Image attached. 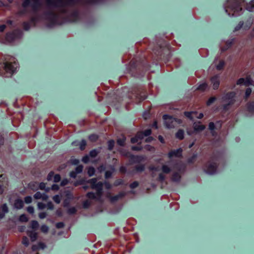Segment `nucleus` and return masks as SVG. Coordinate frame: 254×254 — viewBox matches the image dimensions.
Instances as JSON below:
<instances>
[{"instance_id":"f257e3e1","label":"nucleus","mask_w":254,"mask_h":254,"mask_svg":"<svg viewBox=\"0 0 254 254\" xmlns=\"http://www.w3.org/2000/svg\"><path fill=\"white\" fill-rule=\"evenodd\" d=\"M163 118L165 120V125L168 128H174L177 127L178 125L182 123L181 120L174 118L168 115H164Z\"/></svg>"},{"instance_id":"f03ea898","label":"nucleus","mask_w":254,"mask_h":254,"mask_svg":"<svg viewBox=\"0 0 254 254\" xmlns=\"http://www.w3.org/2000/svg\"><path fill=\"white\" fill-rule=\"evenodd\" d=\"M88 183L91 185V188L92 189L96 190V195L97 197H101L102 194V188L103 184L101 182L97 183L96 179H92L88 181Z\"/></svg>"},{"instance_id":"7ed1b4c3","label":"nucleus","mask_w":254,"mask_h":254,"mask_svg":"<svg viewBox=\"0 0 254 254\" xmlns=\"http://www.w3.org/2000/svg\"><path fill=\"white\" fill-rule=\"evenodd\" d=\"M1 66L6 72L12 74L15 71V68L13 67L12 63L6 62L4 63L3 65H1Z\"/></svg>"},{"instance_id":"20e7f679","label":"nucleus","mask_w":254,"mask_h":254,"mask_svg":"<svg viewBox=\"0 0 254 254\" xmlns=\"http://www.w3.org/2000/svg\"><path fill=\"white\" fill-rule=\"evenodd\" d=\"M211 83L212 84L213 88L214 89H217L220 85V81L218 77L215 76L211 78Z\"/></svg>"},{"instance_id":"39448f33","label":"nucleus","mask_w":254,"mask_h":254,"mask_svg":"<svg viewBox=\"0 0 254 254\" xmlns=\"http://www.w3.org/2000/svg\"><path fill=\"white\" fill-rule=\"evenodd\" d=\"M205 128V126L202 124L200 122L194 123L193 124L194 130L197 132H199Z\"/></svg>"},{"instance_id":"423d86ee","label":"nucleus","mask_w":254,"mask_h":254,"mask_svg":"<svg viewBox=\"0 0 254 254\" xmlns=\"http://www.w3.org/2000/svg\"><path fill=\"white\" fill-rule=\"evenodd\" d=\"M182 150L181 149L177 150L171 151L168 153V156L170 158L175 156L180 157L182 156Z\"/></svg>"},{"instance_id":"0eeeda50","label":"nucleus","mask_w":254,"mask_h":254,"mask_svg":"<svg viewBox=\"0 0 254 254\" xmlns=\"http://www.w3.org/2000/svg\"><path fill=\"white\" fill-rule=\"evenodd\" d=\"M27 234L32 242H34L37 239L38 234L37 233L33 231H27Z\"/></svg>"},{"instance_id":"6e6552de","label":"nucleus","mask_w":254,"mask_h":254,"mask_svg":"<svg viewBox=\"0 0 254 254\" xmlns=\"http://www.w3.org/2000/svg\"><path fill=\"white\" fill-rule=\"evenodd\" d=\"M8 211V208L5 204L2 205L0 208V218H2L4 213Z\"/></svg>"},{"instance_id":"1a4fd4ad","label":"nucleus","mask_w":254,"mask_h":254,"mask_svg":"<svg viewBox=\"0 0 254 254\" xmlns=\"http://www.w3.org/2000/svg\"><path fill=\"white\" fill-rule=\"evenodd\" d=\"M14 205L15 207L17 209H20L24 206V203L22 200L17 199L15 200Z\"/></svg>"},{"instance_id":"9d476101","label":"nucleus","mask_w":254,"mask_h":254,"mask_svg":"<svg viewBox=\"0 0 254 254\" xmlns=\"http://www.w3.org/2000/svg\"><path fill=\"white\" fill-rule=\"evenodd\" d=\"M177 138L182 140L184 137V131L182 129H179L176 134Z\"/></svg>"},{"instance_id":"9b49d317","label":"nucleus","mask_w":254,"mask_h":254,"mask_svg":"<svg viewBox=\"0 0 254 254\" xmlns=\"http://www.w3.org/2000/svg\"><path fill=\"white\" fill-rule=\"evenodd\" d=\"M208 88V84L206 83H203L200 84L197 88V90L203 92Z\"/></svg>"},{"instance_id":"f8f14e48","label":"nucleus","mask_w":254,"mask_h":254,"mask_svg":"<svg viewBox=\"0 0 254 254\" xmlns=\"http://www.w3.org/2000/svg\"><path fill=\"white\" fill-rule=\"evenodd\" d=\"M39 223L37 221L33 220L31 221V228L32 229L36 230L39 228Z\"/></svg>"},{"instance_id":"ddd939ff","label":"nucleus","mask_w":254,"mask_h":254,"mask_svg":"<svg viewBox=\"0 0 254 254\" xmlns=\"http://www.w3.org/2000/svg\"><path fill=\"white\" fill-rule=\"evenodd\" d=\"M236 95V93L235 92H230L227 93L225 96V98L226 99H233Z\"/></svg>"},{"instance_id":"4468645a","label":"nucleus","mask_w":254,"mask_h":254,"mask_svg":"<svg viewBox=\"0 0 254 254\" xmlns=\"http://www.w3.org/2000/svg\"><path fill=\"white\" fill-rule=\"evenodd\" d=\"M162 170L163 173L169 174L171 172V168L166 165H163L162 167Z\"/></svg>"},{"instance_id":"2eb2a0df","label":"nucleus","mask_w":254,"mask_h":254,"mask_svg":"<svg viewBox=\"0 0 254 254\" xmlns=\"http://www.w3.org/2000/svg\"><path fill=\"white\" fill-rule=\"evenodd\" d=\"M99 153V151L97 150H92L89 153V155L91 157L94 158L97 156L98 153Z\"/></svg>"},{"instance_id":"dca6fc26","label":"nucleus","mask_w":254,"mask_h":254,"mask_svg":"<svg viewBox=\"0 0 254 254\" xmlns=\"http://www.w3.org/2000/svg\"><path fill=\"white\" fill-rule=\"evenodd\" d=\"M224 65V62L223 61H220L219 64L216 66V68L218 70H221L223 68Z\"/></svg>"},{"instance_id":"f3484780","label":"nucleus","mask_w":254,"mask_h":254,"mask_svg":"<svg viewBox=\"0 0 254 254\" xmlns=\"http://www.w3.org/2000/svg\"><path fill=\"white\" fill-rule=\"evenodd\" d=\"M22 243L26 247L29 245V240L26 236H23L22 238Z\"/></svg>"},{"instance_id":"a211bd4d","label":"nucleus","mask_w":254,"mask_h":254,"mask_svg":"<svg viewBox=\"0 0 254 254\" xmlns=\"http://www.w3.org/2000/svg\"><path fill=\"white\" fill-rule=\"evenodd\" d=\"M40 229H41V231L44 233H47L49 231V228L46 225H42Z\"/></svg>"},{"instance_id":"6ab92c4d","label":"nucleus","mask_w":254,"mask_h":254,"mask_svg":"<svg viewBox=\"0 0 254 254\" xmlns=\"http://www.w3.org/2000/svg\"><path fill=\"white\" fill-rule=\"evenodd\" d=\"M126 138L123 137L122 139H119L117 140V143L121 146H124L125 144Z\"/></svg>"},{"instance_id":"aec40b11","label":"nucleus","mask_w":254,"mask_h":254,"mask_svg":"<svg viewBox=\"0 0 254 254\" xmlns=\"http://www.w3.org/2000/svg\"><path fill=\"white\" fill-rule=\"evenodd\" d=\"M87 173L89 176H92L95 173L94 168L92 167L88 168Z\"/></svg>"},{"instance_id":"412c9836","label":"nucleus","mask_w":254,"mask_h":254,"mask_svg":"<svg viewBox=\"0 0 254 254\" xmlns=\"http://www.w3.org/2000/svg\"><path fill=\"white\" fill-rule=\"evenodd\" d=\"M216 99V98L215 97H210L208 100V101H207L206 102V104L207 106H209L210 104H211L213 102H214V101H215V100Z\"/></svg>"},{"instance_id":"4be33fe9","label":"nucleus","mask_w":254,"mask_h":254,"mask_svg":"<svg viewBox=\"0 0 254 254\" xmlns=\"http://www.w3.org/2000/svg\"><path fill=\"white\" fill-rule=\"evenodd\" d=\"M86 196L88 198L92 199H95L96 198V196L93 192H89L86 194Z\"/></svg>"},{"instance_id":"5701e85b","label":"nucleus","mask_w":254,"mask_h":254,"mask_svg":"<svg viewBox=\"0 0 254 254\" xmlns=\"http://www.w3.org/2000/svg\"><path fill=\"white\" fill-rule=\"evenodd\" d=\"M108 146L109 150H112L114 146V141L113 140H110L108 142Z\"/></svg>"},{"instance_id":"b1692460","label":"nucleus","mask_w":254,"mask_h":254,"mask_svg":"<svg viewBox=\"0 0 254 254\" xmlns=\"http://www.w3.org/2000/svg\"><path fill=\"white\" fill-rule=\"evenodd\" d=\"M86 145V141L85 140H82L80 144V149L81 150H84L85 148Z\"/></svg>"},{"instance_id":"393cba45","label":"nucleus","mask_w":254,"mask_h":254,"mask_svg":"<svg viewBox=\"0 0 254 254\" xmlns=\"http://www.w3.org/2000/svg\"><path fill=\"white\" fill-rule=\"evenodd\" d=\"M98 138V136L96 134H92L89 136V139L92 141H95Z\"/></svg>"},{"instance_id":"a878e982","label":"nucleus","mask_w":254,"mask_h":254,"mask_svg":"<svg viewBox=\"0 0 254 254\" xmlns=\"http://www.w3.org/2000/svg\"><path fill=\"white\" fill-rule=\"evenodd\" d=\"M53 200L57 203H59L61 202V197L59 195H57L53 197Z\"/></svg>"},{"instance_id":"bb28decb","label":"nucleus","mask_w":254,"mask_h":254,"mask_svg":"<svg viewBox=\"0 0 254 254\" xmlns=\"http://www.w3.org/2000/svg\"><path fill=\"white\" fill-rule=\"evenodd\" d=\"M42 194L40 192H37L34 195V197L36 199H41Z\"/></svg>"},{"instance_id":"cd10ccee","label":"nucleus","mask_w":254,"mask_h":254,"mask_svg":"<svg viewBox=\"0 0 254 254\" xmlns=\"http://www.w3.org/2000/svg\"><path fill=\"white\" fill-rule=\"evenodd\" d=\"M32 198L31 196H28L24 198V201L26 203H30L32 202Z\"/></svg>"},{"instance_id":"c85d7f7f","label":"nucleus","mask_w":254,"mask_h":254,"mask_svg":"<svg viewBox=\"0 0 254 254\" xmlns=\"http://www.w3.org/2000/svg\"><path fill=\"white\" fill-rule=\"evenodd\" d=\"M19 219L20 221H23V222H27L28 220L27 216L24 214L21 215Z\"/></svg>"},{"instance_id":"c756f323","label":"nucleus","mask_w":254,"mask_h":254,"mask_svg":"<svg viewBox=\"0 0 254 254\" xmlns=\"http://www.w3.org/2000/svg\"><path fill=\"white\" fill-rule=\"evenodd\" d=\"M27 211L29 213L33 214L34 212V209L33 206H29L27 208Z\"/></svg>"},{"instance_id":"7c9ffc66","label":"nucleus","mask_w":254,"mask_h":254,"mask_svg":"<svg viewBox=\"0 0 254 254\" xmlns=\"http://www.w3.org/2000/svg\"><path fill=\"white\" fill-rule=\"evenodd\" d=\"M237 84L239 85L245 84V79L243 78H241L239 79L237 81Z\"/></svg>"},{"instance_id":"2f4dec72","label":"nucleus","mask_w":254,"mask_h":254,"mask_svg":"<svg viewBox=\"0 0 254 254\" xmlns=\"http://www.w3.org/2000/svg\"><path fill=\"white\" fill-rule=\"evenodd\" d=\"M38 207L39 209H43L46 207V205L42 202H39L38 203Z\"/></svg>"},{"instance_id":"473e14b6","label":"nucleus","mask_w":254,"mask_h":254,"mask_svg":"<svg viewBox=\"0 0 254 254\" xmlns=\"http://www.w3.org/2000/svg\"><path fill=\"white\" fill-rule=\"evenodd\" d=\"M196 113L195 112H185V115L186 117H187L188 118H189L190 119H192V114H195Z\"/></svg>"},{"instance_id":"72a5a7b5","label":"nucleus","mask_w":254,"mask_h":254,"mask_svg":"<svg viewBox=\"0 0 254 254\" xmlns=\"http://www.w3.org/2000/svg\"><path fill=\"white\" fill-rule=\"evenodd\" d=\"M137 137L138 138V139L140 140H141L144 137V135L143 134L142 132H138L136 134Z\"/></svg>"},{"instance_id":"f704fd0d","label":"nucleus","mask_w":254,"mask_h":254,"mask_svg":"<svg viewBox=\"0 0 254 254\" xmlns=\"http://www.w3.org/2000/svg\"><path fill=\"white\" fill-rule=\"evenodd\" d=\"M139 140V139H138V137H137V135H136L134 137H132L131 139V142L132 143H135L137 142Z\"/></svg>"},{"instance_id":"c9c22d12","label":"nucleus","mask_w":254,"mask_h":254,"mask_svg":"<svg viewBox=\"0 0 254 254\" xmlns=\"http://www.w3.org/2000/svg\"><path fill=\"white\" fill-rule=\"evenodd\" d=\"M83 167L82 166H79L76 167L75 169V172L76 174L81 173L82 171Z\"/></svg>"},{"instance_id":"e433bc0d","label":"nucleus","mask_w":254,"mask_h":254,"mask_svg":"<svg viewBox=\"0 0 254 254\" xmlns=\"http://www.w3.org/2000/svg\"><path fill=\"white\" fill-rule=\"evenodd\" d=\"M61 180V176L59 174H57L54 176V182H59Z\"/></svg>"},{"instance_id":"4c0bfd02","label":"nucleus","mask_w":254,"mask_h":254,"mask_svg":"<svg viewBox=\"0 0 254 254\" xmlns=\"http://www.w3.org/2000/svg\"><path fill=\"white\" fill-rule=\"evenodd\" d=\"M142 132H143V134L144 135V136H146L151 134V131L150 129H146Z\"/></svg>"},{"instance_id":"58836bf2","label":"nucleus","mask_w":254,"mask_h":254,"mask_svg":"<svg viewBox=\"0 0 254 254\" xmlns=\"http://www.w3.org/2000/svg\"><path fill=\"white\" fill-rule=\"evenodd\" d=\"M39 249H44L46 247L45 244L43 242H39L38 244Z\"/></svg>"},{"instance_id":"ea45409f","label":"nucleus","mask_w":254,"mask_h":254,"mask_svg":"<svg viewBox=\"0 0 254 254\" xmlns=\"http://www.w3.org/2000/svg\"><path fill=\"white\" fill-rule=\"evenodd\" d=\"M138 186V183L137 182H134L133 183L131 184L130 185V187L131 189H134L136 188Z\"/></svg>"},{"instance_id":"a19ab883","label":"nucleus","mask_w":254,"mask_h":254,"mask_svg":"<svg viewBox=\"0 0 254 254\" xmlns=\"http://www.w3.org/2000/svg\"><path fill=\"white\" fill-rule=\"evenodd\" d=\"M252 90L250 88H248L246 90V96L247 97H248L250 94H251Z\"/></svg>"},{"instance_id":"79ce46f5","label":"nucleus","mask_w":254,"mask_h":254,"mask_svg":"<svg viewBox=\"0 0 254 254\" xmlns=\"http://www.w3.org/2000/svg\"><path fill=\"white\" fill-rule=\"evenodd\" d=\"M47 216V213L46 212H41L39 214V217L41 219H43L45 218Z\"/></svg>"},{"instance_id":"37998d69","label":"nucleus","mask_w":254,"mask_h":254,"mask_svg":"<svg viewBox=\"0 0 254 254\" xmlns=\"http://www.w3.org/2000/svg\"><path fill=\"white\" fill-rule=\"evenodd\" d=\"M145 149L148 151H154L155 149L153 147L150 146V145H147L145 146Z\"/></svg>"},{"instance_id":"c03bdc74","label":"nucleus","mask_w":254,"mask_h":254,"mask_svg":"<svg viewBox=\"0 0 254 254\" xmlns=\"http://www.w3.org/2000/svg\"><path fill=\"white\" fill-rule=\"evenodd\" d=\"M54 175V173L53 172H51L49 173V174H48V177H47V180L48 181H50L52 180V177H53Z\"/></svg>"},{"instance_id":"a18cd8bd","label":"nucleus","mask_w":254,"mask_h":254,"mask_svg":"<svg viewBox=\"0 0 254 254\" xmlns=\"http://www.w3.org/2000/svg\"><path fill=\"white\" fill-rule=\"evenodd\" d=\"M82 162L84 163H87L89 161V157L88 156H84L82 159Z\"/></svg>"},{"instance_id":"49530a36","label":"nucleus","mask_w":254,"mask_h":254,"mask_svg":"<svg viewBox=\"0 0 254 254\" xmlns=\"http://www.w3.org/2000/svg\"><path fill=\"white\" fill-rule=\"evenodd\" d=\"M47 207L48 209H53L54 208V205L52 202L50 201L47 203Z\"/></svg>"},{"instance_id":"de8ad7c7","label":"nucleus","mask_w":254,"mask_h":254,"mask_svg":"<svg viewBox=\"0 0 254 254\" xmlns=\"http://www.w3.org/2000/svg\"><path fill=\"white\" fill-rule=\"evenodd\" d=\"M31 249H32L33 251H37V250H38L39 249V246H38V244L33 245L32 246Z\"/></svg>"},{"instance_id":"09e8293b","label":"nucleus","mask_w":254,"mask_h":254,"mask_svg":"<svg viewBox=\"0 0 254 254\" xmlns=\"http://www.w3.org/2000/svg\"><path fill=\"white\" fill-rule=\"evenodd\" d=\"M215 128V125L212 122H211L209 124V128L211 130L214 129Z\"/></svg>"},{"instance_id":"8fccbe9b","label":"nucleus","mask_w":254,"mask_h":254,"mask_svg":"<svg viewBox=\"0 0 254 254\" xmlns=\"http://www.w3.org/2000/svg\"><path fill=\"white\" fill-rule=\"evenodd\" d=\"M45 188H46V185L45 183H40V185H39V188L41 189V190H45Z\"/></svg>"},{"instance_id":"3c124183","label":"nucleus","mask_w":254,"mask_h":254,"mask_svg":"<svg viewBox=\"0 0 254 254\" xmlns=\"http://www.w3.org/2000/svg\"><path fill=\"white\" fill-rule=\"evenodd\" d=\"M137 171H141L144 170V166H138L136 167Z\"/></svg>"},{"instance_id":"603ef678","label":"nucleus","mask_w":254,"mask_h":254,"mask_svg":"<svg viewBox=\"0 0 254 254\" xmlns=\"http://www.w3.org/2000/svg\"><path fill=\"white\" fill-rule=\"evenodd\" d=\"M48 198V195L46 194H42V197L41 199H42L43 200H47Z\"/></svg>"},{"instance_id":"864d4df0","label":"nucleus","mask_w":254,"mask_h":254,"mask_svg":"<svg viewBox=\"0 0 254 254\" xmlns=\"http://www.w3.org/2000/svg\"><path fill=\"white\" fill-rule=\"evenodd\" d=\"M76 173L74 171H72L70 173V176L71 177H72V178H75L76 177Z\"/></svg>"},{"instance_id":"5fc2aeb1","label":"nucleus","mask_w":254,"mask_h":254,"mask_svg":"<svg viewBox=\"0 0 254 254\" xmlns=\"http://www.w3.org/2000/svg\"><path fill=\"white\" fill-rule=\"evenodd\" d=\"M159 178L160 181H162L164 180L165 177L162 174H160L159 176Z\"/></svg>"},{"instance_id":"6e6d98bb","label":"nucleus","mask_w":254,"mask_h":254,"mask_svg":"<svg viewBox=\"0 0 254 254\" xmlns=\"http://www.w3.org/2000/svg\"><path fill=\"white\" fill-rule=\"evenodd\" d=\"M90 204V202H88V201H86L84 202V206L85 207H87Z\"/></svg>"},{"instance_id":"4d7b16f0","label":"nucleus","mask_w":254,"mask_h":254,"mask_svg":"<svg viewBox=\"0 0 254 254\" xmlns=\"http://www.w3.org/2000/svg\"><path fill=\"white\" fill-rule=\"evenodd\" d=\"M67 182L68 181L66 180H63L61 183V185L63 186H65L67 184Z\"/></svg>"},{"instance_id":"13d9d810","label":"nucleus","mask_w":254,"mask_h":254,"mask_svg":"<svg viewBox=\"0 0 254 254\" xmlns=\"http://www.w3.org/2000/svg\"><path fill=\"white\" fill-rule=\"evenodd\" d=\"M5 28V26L4 25H2L0 26V32H2Z\"/></svg>"},{"instance_id":"bf43d9fd","label":"nucleus","mask_w":254,"mask_h":254,"mask_svg":"<svg viewBox=\"0 0 254 254\" xmlns=\"http://www.w3.org/2000/svg\"><path fill=\"white\" fill-rule=\"evenodd\" d=\"M52 189H53V190H59V187H58V186H57V185H53V186H52Z\"/></svg>"},{"instance_id":"052dcab7","label":"nucleus","mask_w":254,"mask_h":254,"mask_svg":"<svg viewBox=\"0 0 254 254\" xmlns=\"http://www.w3.org/2000/svg\"><path fill=\"white\" fill-rule=\"evenodd\" d=\"M158 139L162 143H164V140L162 136L159 135L158 137Z\"/></svg>"},{"instance_id":"680f3d73","label":"nucleus","mask_w":254,"mask_h":254,"mask_svg":"<svg viewBox=\"0 0 254 254\" xmlns=\"http://www.w3.org/2000/svg\"><path fill=\"white\" fill-rule=\"evenodd\" d=\"M64 226V224L62 223H58L57 225V227L58 228H62Z\"/></svg>"},{"instance_id":"e2e57ef3","label":"nucleus","mask_w":254,"mask_h":254,"mask_svg":"<svg viewBox=\"0 0 254 254\" xmlns=\"http://www.w3.org/2000/svg\"><path fill=\"white\" fill-rule=\"evenodd\" d=\"M132 149L133 150H141V148L139 147L133 146L132 147Z\"/></svg>"},{"instance_id":"0e129e2a","label":"nucleus","mask_w":254,"mask_h":254,"mask_svg":"<svg viewBox=\"0 0 254 254\" xmlns=\"http://www.w3.org/2000/svg\"><path fill=\"white\" fill-rule=\"evenodd\" d=\"M149 169L151 171H156L157 170V169L154 166H150L149 167Z\"/></svg>"},{"instance_id":"69168bd1","label":"nucleus","mask_w":254,"mask_h":254,"mask_svg":"<svg viewBox=\"0 0 254 254\" xmlns=\"http://www.w3.org/2000/svg\"><path fill=\"white\" fill-rule=\"evenodd\" d=\"M153 138L152 137H149L146 139V142H150L152 140Z\"/></svg>"},{"instance_id":"338daca9","label":"nucleus","mask_w":254,"mask_h":254,"mask_svg":"<svg viewBox=\"0 0 254 254\" xmlns=\"http://www.w3.org/2000/svg\"><path fill=\"white\" fill-rule=\"evenodd\" d=\"M203 117V114L202 113H200L199 114L198 116L197 117V118L198 119H201Z\"/></svg>"},{"instance_id":"774afa93","label":"nucleus","mask_w":254,"mask_h":254,"mask_svg":"<svg viewBox=\"0 0 254 254\" xmlns=\"http://www.w3.org/2000/svg\"><path fill=\"white\" fill-rule=\"evenodd\" d=\"M153 127L155 128H157V122H154V124H153Z\"/></svg>"}]
</instances>
